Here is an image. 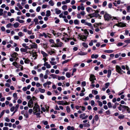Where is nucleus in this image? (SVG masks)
Here are the masks:
<instances>
[{"label":"nucleus","mask_w":130,"mask_h":130,"mask_svg":"<svg viewBox=\"0 0 130 130\" xmlns=\"http://www.w3.org/2000/svg\"><path fill=\"white\" fill-rule=\"evenodd\" d=\"M35 105L33 108V112L34 113H35L37 112H40V107L37 103L35 104Z\"/></svg>","instance_id":"1"},{"label":"nucleus","mask_w":130,"mask_h":130,"mask_svg":"<svg viewBox=\"0 0 130 130\" xmlns=\"http://www.w3.org/2000/svg\"><path fill=\"white\" fill-rule=\"evenodd\" d=\"M104 18L105 20L108 21L111 19L112 17L107 12H105V14L104 15Z\"/></svg>","instance_id":"2"},{"label":"nucleus","mask_w":130,"mask_h":130,"mask_svg":"<svg viewBox=\"0 0 130 130\" xmlns=\"http://www.w3.org/2000/svg\"><path fill=\"white\" fill-rule=\"evenodd\" d=\"M81 23L85 25H87L89 27H92V24L90 23L86 22L85 20L84 19L82 20L81 21Z\"/></svg>","instance_id":"3"},{"label":"nucleus","mask_w":130,"mask_h":130,"mask_svg":"<svg viewBox=\"0 0 130 130\" xmlns=\"http://www.w3.org/2000/svg\"><path fill=\"white\" fill-rule=\"evenodd\" d=\"M89 79L90 81L91 82V84H93L94 83V80L96 79V78L94 75L91 74L90 75Z\"/></svg>","instance_id":"4"},{"label":"nucleus","mask_w":130,"mask_h":130,"mask_svg":"<svg viewBox=\"0 0 130 130\" xmlns=\"http://www.w3.org/2000/svg\"><path fill=\"white\" fill-rule=\"evenodd\" d=\"M32 99H30L28 103V106L29 108H32L33 106Z\"/></svg>","instance_id":"5"},{"label":"nucleus","mask_w":130,"mask_h":130,"mask_svg":"<svg viewBox=\"0 0 130 130\" xmlns=\"http://www.w3.org/2000/svg\"><path fill=\"white\" fill-rule=\"evenodd\" d=\"M78 36H79V37L80 38V40L84 41H85L87 39V36H88V35L87 36H85L82 35H79Z\"/></svg>","instance_id":"6"},{"label":"nucleus","mask_w":130,"mask_h":130,"mask_svg":"<svg viewBox=\"0 0 130 130\" xmlns=\"http://www.w3.org/2000/svg\"><path fill=\"white\" fill-rule=\"evenodd\" d=\"M31 48L37 49L38 45L37 44L35 43H32V44L30 45Z\"/></svg>","instance_id":"7"},{"label":"nucleus","mask_w":130,"mask_h":130,"mask_svg":"<svg viewBox=\"0 0 130 130\" xmlns=\"http://www.w3.org/2000/svg\"><path fill=\"white\" fill-rule=\"evenodd\" d=\"M86 113H83L81 114L79 116L80 118L82 119L83 120H84L86 119L88 117L87 115L85 116Z\"/></svg>","instance_id":"8"},{"label":"nucleus","mask_w":130,"mask_h":130,"mask_svg":"<svg viewBox=\"0 0 130 130\" xmlns=\"http://www.w3.org/2000/svg\"><path fill=\"white\" fill-rule=\"evenodd\" d=\"M40 44L43 47V48L45 50H46V49L48 47V44L47 43H41Z\"/></svg>","instance_id":"9"},{"label":"nucleus","mask_w":130,"mask_h":130,"mask_svg":"<svg viewBox=\"0 0 130 130\" xmlns=\"http://www.w3.org/2000/svg\"><path fill=\"white\" fill-rule=\"evenodd\" d=\"M47 34L44 32H43L42 33H40V34L39 36L41 37H43L44 36L45 38H46L47 36H48V35H49L48 33H47Z\"/></svg>","instance_id":"10"},{"label":"nucleus","mask_w":130,"mask_h":130,"mask_svg":"<svg viewBox=\"0 0 130 130\" xmlns=\"http://www.w3.org/2000/svg\"><path fill=\"white\" fill-rule=\"evenodd\" d=\"M116 68L117 71L119 73H120L121 69L120 67L119 66L117 65L116 66Z\"/></svg>","instance_id":"11"},{"label":"nucleus","mask_w":130,"mask_h":130,"mask_svg":"<svg viewBox=\"0 0 130 130\" xmlns=\"http://www.w3.org/2000/svg\"><path fill=\"white\" fill-rule=\"evenodd\" d=\"M43 65L44 66H46V68L47 69L50 68L51 67V66L50 64H48L47 62H45L44 64Z\"/></svg>","instance_id":"12"},{"label":"nucleus","mask_w":130,"mask_h":130,"mask_svg":"<svg viewBox=\"0 0 130 130\" xmlns=\"http://www.w3.org/2000/svg\"><path fill=\"white\" fill-rule=\"evenodd\" d=\"M18 54L16 52H14L13 54H12L11 56V57L14 58H16V57L18 56Z\"/></svg>","instance_id":"13"},{"label":"nucleus","mask_w":130,"mask_h":130,"mask_svg":"<svg viewBox=\"0 0 130 130\" xmlns=\"http://www.w3.org/2000/svg\"><path fill=\"white\" fill-rule=\"evenodd\" d=\"M46 16L47 17H49L51 15V12L49 10L46 11Z\"/></svg>","instance_id":"14"},{"label":"nucleus","mask_w":130,"mask_h":130,"mask_svg":"<svg viewBox=\"0 0 130 130\" xmlns=\"http://www.w3.org/2000/svg\"><path fill=\"white\" fill-rule=\"evenodd\" d=\"M41 53L43 55V57H47L48 55V54L46 53L45 52H44V51H41Z\"/></svg>","instance_id":"15"},{"label":"nucleus","mask_w":130,"mask_h":130,"mask_svg":"<svg viewBox=\"0 0 130 130\" xmlns=\"http://www.w3.org/2000/svg\"><path fill=\"white\" fill-rule=\"evenodd\" d=\"M122 110H126L127 111H128L129 110V108L128 107L126 106L122 105Z\"/></svg>","instance_id":"16"},{"label":"nucleus","mask_w":130,"mask_h":130,"mask_svg":"<svg viewBox=\"0 0 130 130\" xmlns=\"http://www.w3.org/2000/svg\"><path fill=\"white\" fill-rule=\"evenodd\" d=\"M55 13L57 14H59L61 12V11L59 10L58 8H56L55 9Z\"/></svg>","instance_id":"17"},{"label":"nucleus","mask_w":130,"mask_h":130,"mask_svg":"<svg viewBox=\"0 0 130 130\" xmlns=\"http://www.w3.org/2000/svg\"><path fill=\"white\" fill-rule=\"evenodd\" d=\"M48 4L51 6H53L54 5V3L52 0H50L48 2Z\"/></svg>","instance_id":"18"},{"label":"nucleus","mask_w":130,"mask_h":130,"mask_svg":"<svg viewBox=\"0 0 130 130\" xmlns=\"http://www.w3.org/2000/svg\"><path fill=\"white\" fill-rule=\"evenodd\" d=\"M113 51L111 50H105L104 51V52L105 53H112Z\"/></svg>","instance_id":"19"},{"label":"nucleus","mask_w":130,"mask_h":130,"mask_svg":"<svg viewBox=\"0 0 130 130\" xmlns=\"http://www.w3.org/2000/svg\"><path fill=\"white\" fill-rule=\"evenodd\" d=\"M87 54V53L86 52H84L81 51L78 53V54L80 55H86Z\"/></svg>","instance_id":"20"},{"label":"nucleus","mask_w":130,"mask_h":130,"mask_svg":"<svg viewBox=\"0 0 130 130\" xmlns=\"http://www.w3.org/2000/svg\"><path fill=\"white\" fill-rule=\"evenodd\" d=\"M96 14L95 13H94L92 14H89L88 15V16L90 17L91 18L95 17Z\"/></svg>","instance_id":"21"},{"label":"nucleus","mask_w":130,"mask_h":130,"mask_svg":"<svg viewBox=\"0 0 130 130\" xmlns=\"http://www.w3.org/2000/svg\"><path fill=\"white\" fill-rule=\"evenodd\" d=\"M98 57V55L96 54L95 55L94 54H93L91 56V58H97Z\"/></svg>","instance_id":"22"},{"label":"nucleus","mask_w":130,"mask_h":130,"mask_svg":"<svg viewBox=\"0 0 130 130\" xmlns=\"http://www.w3.org/2000/svg\"><path fill=\"white\" fill-rule=\"evenodd\" d=\"M12 64L17 68H19V66L18 65L17 63L15 62H13L12 63Z\"/></svg>","instance_id":"23"},{"label":"nucleus","mask_w":130,"mask_h":130,"mask_svg":"<svg viewBox=\"0 0 130 130\" xmlns=\"http://www.w3.org/2000/svg\"><path fill=\"white\" fill-rule=\"evenodd\" d=\"M32 56L34 58V59H36L37 56L36 54V52L33 53L32 54Z\"/></svg>","instance_id":"24"},{"label":"nucleus","mask_w":130,"mask_h":130,"mask_svg":"<svg viewBox=\"0 0 130 130\" xmlns=\"http://www.w3.org/2000/svg\"><path fill=\"white\" fill-rule=\"evenodd\" d=\"M38 19L36 18L34 19V21L35 22V24L37 25L38 24Z\"/></svg>","instance_id":"25"},{"label":"nucleus","mask_w":130,"mask_h":130,"mask_svg":"<svg viewBox=\"0 0 130 130\" xmlns=\"http://www.w3.org/2000/svg\"><path fill=\"white\" fill-rule=\"evenodd\" d=\"M39 91L41 93H44L45 92V90L44 89H42L41 88H38Z\"/></svg>","instance_id":"26"},{"label":"nucleus","mask_w":130,"mask_h":130,"mask_svg":"<svg viewBox=\"0 0 130 130\" xmlns=\"http://www.w3.org/2000/svg\"><path fill=\"white\" fill-rule=\"evenodd\" d=\"M74 23L75 25H78L79 24V21L78 20L76 19L74 20Z\"/></svg>","instance_id":"27"},{"label":"nucleus","mask_w":130,"mask_h":130,"mask_svg":"<svg viewBox=\"0 0 130 130\" xmlns=\"http://www.w3.org/2000/svg\"><path fill=\"white\" fill-rule=\"evenodd\" d=\"M57 43V47H61L63 44V43L61 42L58 43Z\"/></svg>","instance_id":"28"},{"label":"nucleus","mask_w":130,"mask_h":130,"mask_svg":"<svg viewBox=\"0 0 130 130\" xmlns=\"http://www.w3.org/2000/svg\"><path fill=\"white\" fill-rule=\"evenodd\" d=\"M65 78V77L63 76H58V80H64Z\"/></svg>","instance_id":"29"},{"label":"nucleus","mask_w":130,"mask_h":130,"mask_svg":"<svg viewBox=\"0 0 130 130\" xmlns=\"http://www.w3.org/2000/svg\"><path fill=\"white\" fill-rule=\"evenodd\" d=\"M111 70H109L108 71L107 77L109 78L111 74Z\"/></svg>","instance_id":"30"},{"label":"nucleus","mask_w":130,"mask_h":130,"mask_svg":"<svg viewBox=\"0 0 130 130\" xmlns=\"http://www.w3.org/2000/svg\"><path fill=\"white\" fill-rule=\"evenodd\" d=\"M13 96L14 97V99L15 100H17L18 99L17 96V95L16 93H13Z\"/></svg>","instance_id":"31"},{"label":"nucleus","mask_w":130,"mask_h":130,"mask_svg":"<svg viewBox=\"0 0 130 130\" xmlns=\"http://www.w3.org/2000/svg\"><path fill=\"white\" fill-rule=\"evenodd\" d=\"M57 104L59 105H63L64 103V101H58L57 102Z\"/></svg>","instance_id":"32"},{"label":"nucleus","mask_w":130,"mask_h":130,"mask_svg":"<svg viewBox=\"0 0 130 130\" xmlns=\"http://www.w3.org/2000/svg\"><path fill=\"white\" fill-rule=\"evenodd\" d=\"M19 25V23L18 22H16L13 24L15 28L18 27Z\"/></svg>","instance_id":"33"},{"label":"nucleus","mask_w":130,"mask_h":130,"mask_svg":"<svg viewBox=\"0 0 130 130\" xmlns=\"http://www.w3.org/2000/svg\"><path fill=\"white\" fill-rule=\"evenodd\" d=\"M47 52L48 53L51 55L55 53V51L52 50L50 51H47Z\"/></svg>","instance_id":"34"},{"label":"nucleus","mask_w":130,"mask_h":130,"mask_svg":"<svg viewBox=\"0 0 130 130\" xmlns=\"http://www.w3.org/2000/svg\"><path fill=\"white\" fill-rule=\"evenodd\" d=\"M18 36L20 37H22L24 35V34L21 32H19L18 34Z\"/></svg>","instance_id":"35"},{"label":"nucleus","mask_w":130,"mask_h":130,"mask_svg":"<svg viewBox=\"0 0 130 130\" xmlns=\"http://www.w3.org/2000/svg\"><path fill=\"white\" fill-rule=\"evenodd\" d=\"M92 93L95 95H96L98 93V91L96 90H92Z\"/></svg>","instance_id":"36"},{"label":"nucleus","mask_w":130,"mask_h":130,"mask_svg":"<svg viewBox=\"0 0 130 130\" xmlns=\"http://www.w3.org/2000/svg\"><path fill=\"white\" fill-rule=\"evenodd\" d=\"M17 6L19 7L20 9H22L23 8V7L21 6V5L19 3H18L17 4Z\"/></svg>","instance_id":"37"},{"label":"nucleus","mask_w":130,"mask_h":130,"mask_svg":"<svg viewBox=\"0 0 130 130\" xmlns=\"http://www.w3.org/2000/svg\"><path fill=\"white\" fill-rule=\"evenodd\" d=\"M27 49H26L25 48H21L20 49V51L21 52H26L27 51Z\"/></svg>","instance_id":"38"},{"label":"nucleus","mask_w":130,"mask_h":130,"mask_svg":"<svg viewBox=\"0 0 130 130\" xmlns=\"http://www.w3.org/2000/svg\"><path fill=\"white\" fill-rule=\"evenodd\" d=\"M82 45L84 46V47L85 48H87L88 47V45L87 44L83 42L82 44Z\"/></svg>","instance_id":"39"},{"label":"nucleus","mask_w":130,"mask_h":130,"mask_svg":"<svg viewBox=\"0 0 130 130\" xmlns=\"http://www.w3.org/2000/svg\"><path fill=\"white\" fill-rule=\"evenodd\" d=\"M62 9L64 10H65L67 9V5H64L62 7Z\"/></svg>","instance_id":"40"},{"label":"nucleus","mask_w":130,"mask_h":130,"mask_svg":"<svg viewBox=\"0 0 130 130\" xmlns=\"http://www.w3.org/2000/svg\"><path fill=\"white\" fill-rule=\"evenodd\" d=\"M66 75L67 77L69 78L71 76L70 73L68 72H67L66 74Z\"/></svg>","instance_id":"41"},{"label":"nucleus","mask_w":130,"mask_h":130,"mask_svg":"<svg viewBox=\"0 0 130 130\" xmlns=\"http://www.w3.org/2000/svg\"><path fill=\"white\" fill-rule=\"evenodd\" d=\"M97 102L98 103L100 107H102L103 105L102 102L99 101H97Z\"/></svg>","instance_id":"42"},{"label":"nucleus","mask_w":130,"mask_h":130,"mask_svg":"<svg viewBox=\"0 0 130 130\" xmlns=\"http://www.w3.org/2000/svg\"><path fill=\"white\" fill-rule=\"evenodd\" d=\"M66 110L67 112H70V109L69 107V106H67L66 107Z\"/></svg>","instance_id":"43"},{"label":"nucleus","mask_w":130,"mask_h":130,"mask_svg":"<svg viewBox=\"0 0 130 130\" xmlns=\"http://www.w3.org/2000/svg\"><path fill=\"white\" fill-rule=\"evenodd\" d=\"M86 9L87 11L88 12H89V11L90 10H92V9L90 7H87L86 8Z\"/></svg>","instance_id":"44"},{"label":"nucleus","mask_w":130,"mask_h":130,"mask_svg":"<svg viewBox=\"0 0 130 130\" xmlns=\"http://www.w3.org/2000/svg\"><path fill=\"white\" fill-rule=\"evenodd\" d=\"M5 111V110H4L0 114V118H1L2 117V116L3 115Z\"/></svg>","instance_id":"45"},{"label":"nucleus","mask_w":130,"mask_h":130,"mask_svg":"<svg viewBox=\"0 0 130 130\" xmlns=\"http://www.w3.org/2000/svg\"><path fill=\"white\" fill-rule=\"evenodd\" d=\"M61 34V33H55L54 34V36H55L56 37H58Z\"/></svg>","instance_id":"46"},{"label":"nucleus","mask_w":130,"mask_h":130,"mask_svg":"<svg viewBox=\"0 0 130 130\" xmlns=\"http://www.w3.org/2000/svg\"><path fill=\"white\" fill-rule=\"evenodd\" d=\"M12 26V24L11 23H10L7 24L6 25V27L7 28H9V27H11Z\"/></svg>","instance_id":"47"},{"label":"nucleus","mask_w":130,"mask_h":130,"mask_svg":"<svg viewBox=\"0 0 130 130\" xmlns=\"http://www.w3.org/2000/svg\"><path fill=\"white\" fill-rule=\"evenodd\" d=\"M110 84L109 83H107L105 84V87L106 88H107L109 86Z\"/></svg>","instance_id":"48"},{"label":"nucleus","mask_w":130,"mask_h":130,"mask_svg":"<svg viewBox=\"0 0 130 130\" xmlns=\"http://www.w3.org/2000/svg\"><path fill=\"white\" fill-rule=\"evenodd\" d=\"M107 105L108 106V108H110L112 107L111 103L110 102H109L108 103H107Z\"/></svg>","instance_id":"49"},{"label":"nucleus","mask_w":130,"mask_h":130,"mask_svg":"<svg viewBox=\"0 0 130 130\" xmlns=\"http://www.w3.org/2000/svg\"><path fill=\"white\" fill-rule=\"evenodd\" d=\"M41 9V7L40 6H38L36 9V11L37 12H39L40 11Z\"/></svg>","instance_id":"50"},{"label":"nucleus","mask_w":130,"mask_h":130,"mask_svg":"<svg viewBox=\"0 0 130 130\" xmlns=\"http://www.w3.org/2000/svg\"><path fill=\"white\" fill-rule=\"evenodd\" d=\"M50 76L53 78H56V75L54 74H52L50 75Z\"/></svg>","instance_id":"51"},{"label":"nucleus","mask_w":130,"mask_h":130,"mask_svg":"<svg viewBox=\"0 0 130 130\" xmlns=\"http://www.w3.org/2000/svg\"><path fill=\"white\" fill-rule=\"evenodd\" d=\"M84 33L88 35L89 34V32L86 29H85L84 30Z\"/></svg>","instance_id":"52"},{"label":"nucleus","mask_w":130,"mask_h":130,"mask_svg":"<svg viewBox=\"0 0 130 130\" xmlns=\"http://www.w3.org/2000/svg\"><path fill=\"white\" fill-rule=\"evenodd\" d=\"M86 82L85 81H84L82 83V85L83 87H84L86 85Z\"/></svg>","instance_id":"53"},{"label":"nucleus","mask_w":130,"mask_h":130,"mask_svg":"<svg viewBox=\"0 0 130 130\" xmlns=\"http://www.w3.org/2000/svg\"><path fill=\"white\" fill-rule=\"evenodd\" d=\"M94 119H95V120L96 121H98V120L99 119V118L98 115H96L95 116Z\"/></svg>","instance_id":"54"},{"label":"nucleus","mask_w":130,"mask_h":130,"mask_svg":"<svg viewBox=\"0 0 130 130\" xmlns=\"http://www.w3.org/2000/svg\"><path fill=\"white\" fill-rule=\"evenodd\" d=\"M69 97L68 95L67 96L64 95L63 97V99L67 100L69 99Z\"/></svg>","instance_id":"55"},{"label":"nucleus","mask_w":130,"mask_h":130,"mask_svg":"<svg viewBox=\"0 0 130 130\" xmlns=\"http://www.w3.org/2000/svg\"><path fill=\"white\" fill-rule=\"evenodd\" d=\"M116 25L118 27H122V23H119L118 24H117Z\"/></svg>","instance_id":"56"},{"label":"nucleus","mask_w":130,"mask_h":130,"mask_svg":"<svg viewBox=\"0 0 130 130\" xmlns=\"http://www.w3.org/2000/svg\"><path fill=\"white\" fill-rule=\"evenodd\" d=\"M90 104L92 106H93L95 104L94 101L93 100L91 101L90 102Z\"/></svg>","instance_id":"57"},{"label":"nucleus","mask_w":130,"mask_h":130,"mask_svg":"<svg viewBox=\"0 0 130 130\" xmlns=\"http://www.w3.org/2000/svg\"><path fill=\"white\" fill-rule=\"evenodd\" d=\"M24 115L26 118H27L28 117L29 115L27 113L24 114Z\"/></svg>","instance_id":"58"},{"label":"nucleus","mask_w":130,"mask_h":130,"mask_svg":"<svg viewBox=\"0 0 130 130\" xmlns=\"http://www.w3.org/2000/svg\"><path fill=\"white\" fill-rule=\"evenodd\" d=\"M69 59H68V60H65L64 61H63L62 62V64H63L65 63H67L69 61Z\"/></svg>","instance_id":"59"},{"label":"nucleus","mask_w":130,"mask_h":130,"mask_svg":"<svg viewBox=\"0 0 130 130\" xmlns=\"http://www.w3.org/2000/svg\"><path fill=\"white\" fill-rule=\"evenodd\" d=\"M107 4V2L106 1H104L103 3V6L104 7L106 6Z\"/></svg>","instance_id":"60"},{"label":"nucleus","mask_w":130,"mask_h":130,"mask_svg":"<svg viewBox=\"0 0 130 130\" xmlns=\"http://www.w3.org/2000/svg\"><path fill=\"white\" fill-rule=\"evenodd\" d=\"M50 62L51 64L52 65H55L57 63L56 62H52V61H50Z\"/></svg>","instance_id":"61"},{"label":"nucleus","mask_w":130,"mask_h":130,"mask_svg":"<svg viewBox=\"0 0 130 130\" xmlns=\"http://www.w3.org/2000/svg\"><path fill=\"white\" fill-rule=\"evenodd\" d=\"M47 5L43 4V5L42 6V9L46 8H47Z\"/></svg>","instance_id":"62"},{"label":"nucleus","mask_w":130,"mask_h":130,"mask_svg":"<svg viewBox=\"0 0 130 130\" xmlns=\"http://www.w3.org/2000/svg\"><path fill=\"white\" fill-rule=\"evenodd\" d=\"M5 120L7 122H9L10 121V119L8 117H6L5 119Z\"/></svg>","instance_id":"63"},{"label":"nucleus","mask_w":130,"mask_h":130,"mask_svg":"<svg viewBox=\"0 0 130 130\" xmlns=\"http://www.w3.org/2000/svg\"><path fill=\"white\" fill-rule=\"evenodd\" d=\"M29 60L27 59H26L24 61V62L26 63H28L29 62Z\"/></svg>","instance_id":"64"}]
</instances>
